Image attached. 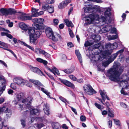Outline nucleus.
Returning a JSON list of instances; mask_svg holds the SVG:
<instances>
[{
  "label": "nucleus",
  "mask_w": 129,
  "mask_h": 129,
  "mask_svg": "<svg viewBox=\"0 0 129 129\" xmlns=\"http://www.w3.org/2000/svg\"><path fill=\"white\" fill-rule=\"evenodd\" d=\"M20 15L18 17V18L22 21L30 20L31 19V16L28 14H26L24 13L19 12Z\"/></svg>",
  "instance_id": "8"
},
{
  "label": "nucleus",
  "mask_w": 129,
  "mask_h": 129,
  "mask_svg": "<svg viewBox=\"0 0 129 129\" xmlns=\"http://www.w3.org/2000/svg\"><path fill=\"white\" fill-rule=\"evenodd\" d=\"M59 98L61 101L65 103H66V102H68L66 99L61 96H59Z\"/></svg>",
  "instance_id": "60"
},
{
  "label": "nucleus",
  "mask_w": 129,
  "mask_h": 129,
  "mask_svg": "<svg viewBox=\"0 0 129 129\" xmlns=\"http://www.w3.org/2000/svg\"><path fill=\"white\" fill-rule=\"evenodd\" d=\"M100 93L102 97V100L101 99L99 98H97L104 105V102H105V98L108 100H109L110 99L108 96L106 94V92L104 90H102L100 89L99 90Z\"/></svg>",
  "instance_id": "6"
},
{
  "label": "nucleus",
  "mask_w": 129,
  "mask_h": 129,
  "mask_svg": "<svg viewBox=\"0 0 129 129\" xmlns=\"http://www.w3.org/2000/svg\"><path fill=\"white\" fill-rule=\"evenodd\" d=\"M110 59H109L108 61H105L102 62L103 65L105 67H106L108 66L110 63Z\"/></svg>",
  "instance_id": "46"
},
{
  "label": "nucleus",
  "mask_w": 129,
  "mask_h": 129,
  "mask_svg": "<svg viewBox=\"0 0 129 129\" xmlns=\"http://www.w3.org/2000/svg\"><path fill=\"white\" fill-rule=\"evenodd\" d=\"M92 7V9H94L97 11L99 12H100L102 9H103V8L101 7H100L98 6H93Z\"/></svg>",
  "instance_id": "26"
},
{
  "label": "nucleus",
  "mask_w": 129,
  "mask_h": 129,
  "mask_svg": "<svg viewBox=\"0 0 129 129\" xmlns=\"http://www.w3.org/2000/svg\"><path fill=\"white\" fill-rule=\"evenodd\" d=\"M24 98V94L22 93L19 94L17 96L18 102L20 103H24L22 105H20L19 110L20 111H22L26 106V107L28 106L29 109H30V105L29 103H31L32 98L30 97H28L25 99Z\"/></svg>",
  "instance_id": "4"
},
{
  "label": "nucleus",
  "mask_w": 129,
  "mask_h": 129,
  "mask_svg": "<svg viewBox=\"0 0 129 129\" xmlns=\"http://www.w3.org/2000/svg\"><path fill=\"white\" fill-rule=\"evenodd\" d=\"M103 9L105 11L104 12V15L106 17H105L104 16H103L101 15L99 16H103L105 18H106V20L104 22L101 21V22L104 23L103 24H104L105 23L106 24V22L107 23V20L109 18V17L111 15V13L110 12V9L109 8H104ZM107 24H108L107 23Z\"/></svg>",
  "instance_id": "9"
},
{
  "label": "nucleus",
  "mask_w": 129,
  "mask_h": 129,
  "mask_svg": "<svg viewBox=\"0 0 129 129\" xmlns=\"http://www.w3.org/2000/svg\"><path fill=\"white\" fill-rule=\"evenodd\" d=\"M15 83L16 84L19 86H23L25 84V82L24 81H16Z\"/></svg>",
  "instance_id": "40"
},
{
  "label": "nucleus",
  "mask_w": 129,
  "mask_h": 129,
  "mask_svg": "<svg viewBox=\"0 0 129 129\" xmlns=\"http://www.w3.org/2000/svg\"><path fill=\"white\" fill-rule=\"evenodd\" d=\"M120 64L119 63H114L113 68L108 70L107 74L109 76L110 79L112 81H119V76L122 72V70L119 69V72L117 71L119 67Z\"/></svg>",
  "instance_id": "3"
},
{
  "label": "nucleus",
  "mask_w": 129,
  "mask_h": 129,
  "mask_svg": "<svg viewBox=\"0 0 129 129\" xmlns=\"http://www.w3.org/2000/svg\"><path fill=\"white\" fill-rule=\"evenodd\" d=\"M31 70L33 72L36 73L41 76H44V74L39 69L36 67H33L31 66L29 67Z\"/></svg>",
  "instance_id": "13"
},
{
  "label": "nucleus",
  "mask_w": 129,
  "mask_h": 129,
  "mask_svg": "<svg viewBox=\"0 0 129 129\" xmlns=\"http://www.w3.org/2000/svg\"><path fill=\"white\" fill-rule=\"evenodd\" d=\"M41 90L44 93L46 94L50 98V99H51V97L50 96V93L49 92H48L47 90H46L43 88H41Z\"/></svg>",
  "instance_id": "35"
},
{
  "label": "nucleus",
  "mask_w": 129,
  "mask_h": 129,
  "mask_svg": "<svg viewBox=\"0 0 129 129\" xmlns=\"http://www.w3.org/2000/svg\"><path fill=\"white\" fill-rule=\"evenodd\" d=\"M92 6H89L85 8L84 7L83 9H84V12L85 13L89 12L92 9Z\"/></svg>",
  "instance_id": "34"
},
{
  "label": "nucleus",
  "mask_w": 129,
  "mask_h": 129,
  "mask_svg": "<svg viewBox=\"0 0 129 129\" xmlns=\"http://www.w3.org/2000/svg\"><path fill=\"white\" fill-rule=\"evenodd\" d=\"M59 20L55 18L53 19V23L54 25H57L59 23Z\"/></svg>",
  "instance_id": "44"
},
{
  "label": "nucleus",
  "mask_w": 129,
  "mask_h": 129,
  "mask_svg": "<svg viewBox=\"0 0 129 129\" xmlns=\"http://www.w3.org/2000/svg\"><path fill=\"white\" fill-rule=\"evenodd\" d=\"M46 2L48 4H52L54 2V0H46Z\"/></svg>",
  "instance_id": "54"
},
{
  "label": "nucleus",
  "mask_w": 129,
  "mask_h": 129,
  "mask_svg": "<svg viewBox=\"0 0 129 129\" xmlns=\"http://www.w3.org/2000/svg\"><path fill=\"white\" fill-rule=\"evenodd\" d=\"M52 126L53 129L58 128L60 126V124L58 122H55L52 124Z\"/></svg>",
  "instance_id": "29"
},
{
  "label": "nucleus",
  "mask_w": 129,
  "mask_h": 129,
  "mask_svg": "<svg viewBox=\"0 0 129 129\" xmlns=\"http://www.w3.org/2000/svg\"><path fill=\"white\" fill-rule=\"evenodd\" d=\"M70 0H67L62 2L58 6V8L60 9H62L65 7L70 3Z\"/></svg>",
  "instance_id": "14"
},
{
  "label": "nucleus",
  "mask_w": 129,
  "mask_h": 129,
  "mask_svg": "<svg viewBox=\"0 0 129 129\" xmlns=\"http://www.w3.org/2000/svg\"><path fill=\"white\" fill-rule=\"evenodd\" d=\"M94 105L97 108L101 110L103 108V107L102 106H101L100 105L97 103H94Z\"/></svg>",
  "instance_id": "49"
},
{
  "label": "nucleus",
  "mask_w": 129,
  "mask_h": 129,
  "mask_svg": "<svg viewBox=\"0 0 129 129\" xmlns=\"http://www.w3.org/2000/svg\"><path fill=\"white\" fill-rule=\"evenodd\" d=\"M69 31V34L71 37V38H73L74 37V35L73 34V33L72 31L70 28L68 29Z\"/></svg>",
  "instance_id": "55"
},
{
  "label": "nucleus",
  "mask_w": 129,
  "mask_h": 129,
  "mask_svg": "<svg viewBox=\"0 0 129 129\" xmlns=\"http://www.w3.org/2000/svg\"><path fill=\"white\" fill-rule=\"evenodd\" d=\"M22 43L23 45L28 48L29 49L31 50L32 51H34V49L33 47L28 45H27L26 43L24 42H22Z\"/></svg>",
  "instance_id": "41"
},
{
  "label": "nucleus",
  "mask_w": 129,
  "mask_h": 129,
  "mask_svg": "<svg viewBox=\"0 0 129 129\" xmlns=\"http://www.w3.org/2000/svg\"><path fill=\"white\" fill-rule=\"evenodd\" d=\"M20 27L23 30H26L27 29V25L23 23H21L19 24Z\"/></svg>",
  "instance_id": "30"
},
{
  "label": "nucleus",
  "mask_w": 129,
  "mask_h": 129,
  "mask_svg": "<svg viewBox=\"0 0 129 129\" xmlns=\"http://www.w3.org/2000/svg\"><path fill=\"white\" fill-rule=\"evenodd\" d=\"M108 116L111 117H113L114 116V115L112 112L109 108H108Z\"/></svg>",
  "instance_id": "39"
},
{
  "label": "nucleus",
  "mask_w": 129,
  "mask_h": 129,
  "mask_svg": "<svg viewBox=\"0 0 129 129\" xmlns=\"http://www.w3.org/2000/svg\"><path fill=\"white\" fill-rule=\"evenodd\" d=\"M75 53L76 55L77 56L78 60H79L80 62L81 63L82 62V59L81 57V54L79 53V51L78 50H76Z\"/></svg>",
  "instance_id": "23"
},
{
  "label": "nucleus",
  "mask_w": 129,
  "mask_h": 129,
  "mask_svg": "<svg viewBox=\"0 0 129 129\" xmlns=\"http://www.w3.org/2000/svg\"><path fill=\"white\" fill-rule=\"evenodd\" d=\"M51 72L53 73L55 75L56 74L58 76L60 75V73L59 72L58 70L55 67H54L52 69Z\"/></svg>",
  "instance_id": "25"
},
{
  "label": "nucleus",
  "mask_w": 129,
  "mask_h": 129,
  "mask_svg": "<svg viewBox=\"0 0 129 129\" xmlns=\"http://www.w3.org/2000/svg\"><path fill=\"white\" fill-rule=\"evenodd\" d=\"M5 112L7 113L6 115L8 117H10L12 114L11 110H9L8 108H6Z\"/></svg>",
  "instance_id": "37"
},
{
  "label": "nucleus",
  "mask_w": 129,
  "mask_h": 129,
  "mask_svg": "<svg viewBox=\"0 0 129 129\" xmlns=\"http://www.w3.org/2000/svg\"><path fill=\"white\" fill-rule=\"evenodd\" d=\"M47 11L50 13H53L54 11V7L52 6H50Z\"/></svg>",
  "instance_id": "36"
},
{
  "label": "nucleus",
  "mask_w": 129,
  "mask_h": 129,
  "mask_svg": "<svg viewBox=\"0 0 129 129\" xmlns=\"http://www.w3.org/2000/svg\"><path fill=\"white\" fill-rule=\"evenodd\" d=\"M0 11L3 15H6L8 14L7 11L4 9H1L0 10Z\"/></svg>",
  "instance_id": "51"
},
{
  "label": "nucleus",
  "mask_w": 129,
  "mask_h": 129,
  "mask_svg": "<svg viewBox=\"0 0 129 129\" xmlns=\"http://www.w3.org/2000/svg\"><path fill=\"white\" fill-rule=\"evenodd\" d=\"M108 124L109 127L111 128L112 126V121L111 120H109L108 122Z\"/></svg>",
  "instance_id": "63"
},
{
  "label": "nucleus",
  "mask_w": 129,
  "mask_h": 129,
  "mask_svg": "<svg viewBox=\"0 0 129 129\" xmlns=\"http://www.w3.org/2000/svg\"><path fill=\"white\" fill-rule=\"evenodd\" d=\"M113 120L114 123L116 125L118 126H120V122L119 120L117 119H114Z\"/></svg>",
  "instance_id": "50"
},
{
  "label": "nucleus",
  "mask_w": 129,
  "mask_h": 129,
  "mask_svg": "<svg viewBox=\"0 0 129 129\" xmlns=\"http://www.w3.org/2000/svg\"><path fill=\"white\" fill-rule=\"evenodd\" d=\"M43 109L45 114L48 115H49V107L48 104H45L44 106Z\"/></svg>",
  "instance_id": "19"
},
{
  "label": "nucleus",
  "mask_w": 129,
  "mask_h": 129,
  "mask_svg": "<svg viewBox=\"0 0 129 129\" xmlns=\"http://www.w3.org/2000/svg\"><path fill=\"white\" fill-rule=\"evenodd\" d=\"M35 87L40 88V86H43V85L39 81H32Z\"/></svg>",
  "instance_id": "24"
},
{
  "label": "nucleus",
  "mask_w": 129,
  "mask_h": 129,
  "mask_svg": "<svg viewBox=\"0 0 129 129\" xmlns=\"http://www.w3.org/2000/svg\"><path fill=\"white\" fill-rule=\"evenodd\" d=\"M25 84L29 87H31L32 86V81H24Z\"/></svg>",
  "instance_id": "43"
},
{
  "label": "nucleus",
  "mask_w": 129,
  "mask_h": 129,
  "mask_svg": "<svg viewBox=\"0 0 129 129\" xmlns=\"http://www.w3.org/2000/svg\"><path fill=\"white\" fill-rule=\"evenodd\" d=\"M64 21L68 27H73L74 25L71 21H69L67 19H64Z\"/></svg>",
  "instance_id": "22"
},
{
  "label": "nucleus",
  "mask_w": 129,
  "mask_h": 129,
  "mask_svg": "<svg viewBox=\"0 0 129 129\" xmlns=\"http://www.w3.org/2000/svg\"><path fill=\"white\" fill-rule=\"evenodd\" d=\"M11 87L14 89H15L16 88V84L15 83H12L11 84Z\"/></svg>",
  "instance_id": "58"
},
{
  "label": "nucleus",
  "mask_w": 129,
  "mask_h": 129,
  "mask_svg": "<svg viewBox=\"0 0 129 129\" xmlns=\"http://www.w3.org/2000/svg\"><path fill=\"white\" fill-rule=\"evenodd\" d=\"M6 107L5 106L2 107H0V114L2 113H3L4 112L6 109ZM1 120V118L0 117V121Z\"/></svg>",
  "instance_id": "47"
},
{
  "label": "nucleus",
  "mask_w": 129,
  "mask_h": 129,
  "mask_svg": "<svg viewBox=\"0 0 129 129\" xmlns=\"http://www.w3.org/2000/svg\"><path fill=\"white\" fill-rule=\"evenodd\" d=\"M6 23L8 24V26L10 27H12L13 25V23L10 22V20H6Z\"/></svg>",
  "instance_id": "45"
},
{
  "label": "nucleus",
  "mask_w": 129,
  "mask_h": 129,
  "mask_svg": "<svg viewBox=\"0 0 129 129\" xmlns=\"http://www.w3.org/2000/svg\"><path fill=\"white\" fill-rule=\"evenodd\" d=\"M85 24L87 25L91 24H95L100 23L101 21H105L106 18L103 16H100L97 14H91L87 15L84 17Z\"/></svg>",
  "instance_id": "2"
},
{
  "label": "nucleus",
  "mask_w": 129,
  "mask_h": 129,
  "mask_svg": "<svg viewBox=\"0 0 129 129\" xmlns=\"http://www.w3.org/2000/svg\"><path fill=\"white\" fill-rule=\"evenodd\" d=\"M83 88L85 94L91 95L96 93V91L89 84H87L84 85Z\"/></svg>",
  "instance_id": "5"
},
{
  "label": "nucleus",
  "mask_w": 129,
  "mask_h": 129,
  "mask_svg": "<svg viewBox=\"0 0 129 129\" xmlns=\"http://www.w3.org/2000/svg\"><path fill=\"white\" fill-rule=\"evenodd\" d=\"M36 60L42 63L44 65H46L47 63V62L46 61L40 58H37Z\"/></svg>",
  "instance_id": "31"
},
{
  "label": "nucleus",
  "mask_w": 129,
  "mask_h": 129,
  "mask_svg": "<svg viewBox=\"0 0 129 129\" xmlns=\"http://www.w3.org/2000/svg\"><path fill=\"white\" fill-rule=\"evenodd\" d=\"M45 33L47 36L50 39H51L52 36L54 34L51 28L50 27H47L45 29Z\"/></svg>",
  "instance_id": "12"
},
{
  "label": "nucleus",
  "mask_w": 129,
  "mask_h": 129,
  "mask_svg": "<svg viewBox=\"0 0 129 129\" xmlns=\"http://www.w3.org/2000/svg\"><path fill=\"white\" fill-rule=\"evenodd\" d=\"M44 21V19L42 18L38 19L37 23L39 24L42 23Z\"/></svg>",
  "instance_id": "56"
},
{
  "label": "nucleus",
  "mask_w": 129,
  "mask_h": 129,
  "mask_svg": "<svg viewBox=\"0 0 129 129\" xmlns=\"http://www.w3.org/2000/svg\"><path fill=\"white\" fill-rule=\"evenodd\" d=\"M21 124L23 127H24L25 125V120L21 119Z\"/></svg>",
  "instance_id": "59"
},
{
  "label": "nucleus",
  "mask_w": 129,
  "mask_h": 129,
  "mask_svg": "<svg viewBox=\"0 0 129 129\" xmlns=\"http://www.w3.org/2000/svg\"><path fill=\"white\" fill-rule=\"evenodd\" d=\"M94 47L96 48H99L100 47H102L103 49V48L102 45L101 43L95 44L94 46Z\"/></svg>",
  "instance_id": "48"
},
{
  "label": "nucleus",
  "mask_w": 129,
  "mask_h": 129,
  "mask_svg": "<svg viewBox=\"0 0 129 129\" xmlns=\"http://www.w3.org/2000/svg\"><path fill=\"white\" fill-rule=\"evenodd\" d=\"M61 82L62 83L68 86L71 87L72 88H74V85L69 81H61Z\"/></svg>",
  "instance_id": "21"
},
{
  "label": "nucleus",
  "mask_w": 129,
  "mask_h": 129,
  "mask_svg": "<svg viewBox=\"0 0 129 129\" xmlns=\"http://www.w3.org/2000/svg\"><path fill=\"white\" fill-rule=\"evenodd\" d=\"M118 37V36L117 35H113L112 36L109 35L108 36V39L109 40L116 39H117Z\"/></svg>",
  "instance_id": "32"
},
{
  "label": "nucleus",
  "mask_w": 129,
  "mask_h": 129,
  "mask_svg": "<svg viewBox=\"0 0 129 129\" xmlns=\"http://www.w3.org/2000/svg\"><path fill=\"white\" fill-rule=\"evenodd\" d=\"M52 38L51 39L54 41H57L58 40V39H60L62 38L60 34L56 33L54 34L52 36Z\"/></svg>",
  "instance_id": "18"
},
{
  "label": "nucleus",
  "mask_w": 129,
  "mask_h": 129,
  "mask_svg": "<svg viewBox=\"0 0 129 129\" xmlns=\"http://www.w3.org/2000/svg\"><path fill=\"white\" fill-rule=\"evenodd\" d=\"M118 83L119 84L120 86H122L124 88L127 89L129 85L128 81H115Z\"/></svg>",
  "instance_id": "15"
},
{
  "label": "nucleus",
  "mask_w": 129,
  "mask_h": 129,
  "mask_svg": "<svg viewBox=\"0 0 129 129\" xmlns=\"http://www.w3.org/2000/svg\"><path fill=\"white\" fill-rule=\"evenodd\" d=\"M92 37L93 39L94 40L95 42H97L100 40L101 39L100 37L98 35H94L92 36Z\"/></svg>",
  "instance_id": "28"
},
{
  "label": "nucleus",
  "mask_w": 129,
  "mask_h": 129,
  "mask_svg": "<svg viewBox=\"0 0 129 129\" xmlns=\"http://www.w3.org/2000/svg\"><path fill=\"white\" fill-rule=\"evenodd\" d=\"M117 46V43H115L113 44L108 43L106 44V48L108 50H110L116 48Z\"/></svg>",
  "instance_id": "11"
},
{
  "label": "nucleus",
  "mask_w": 129,
  "mask_h": 129,
  "mask_svg": "<svg viewBox=\"0 0 129 129\" xmlns=\"http://www.w3.org/2000/svg\"><path fill=\"white\" fill-rule=\"evenodd\" d=\"M123 51V50H120L117 51L116 53L112 55L111 57V60L110 61V63L111 62L116 58L118 54H121Z\"/></svg>",
  "instance_id": "17"
},
{
  "label": "nucleus",
  "mask_w": 129,
  "mask_h": 129,
  "mask_svg": "<svg viewBox=\"0 0 129 129\" xmlns=\"http://www.w3.org/2000/svg\"><path fill=\"white\" fill-rule=\"evenodd\" d=\"M80 120L82 122L85 121L86 119V117L84 115H81L80 117Z\"/></svg>",
  "instance_id": "52"
},
{
  "label": "nucleus",
  "mask_w": 129,
  "mask_h": 129,
  "mask_svg": "<svg viewBox=\"0 0 129 129\" xmlns=\"http://www.w3.org/2000/svg\"><path fill=\"white\" fill-rule=\"evenodd\" d=\"M39 10L34 8L32 9V15L31 16L32 17H36L38 16V12Z\"/></svg>",
  "instance_id": "20"
},
{
  "label": "nucleus",
  "mask_w": 129,
  "mask_h": 129,
  "mask_svg": "<svg viewBox=\"0 0 129 129\" xmlns=\"http://www.w3.org/2000/svg\"><path fill=\"white\" fill-rule=\"evenodd\" d=\"M7 125L4 124V122H2L0 124V129H6V128L8 129L9 127H7Z\"/></svg>",
  "instance_id": "38"
},
{
  "label": "nucleus",
  "mask_w": 129,
  "mask_h": 129,
  "mask_svg": "<svg viewBox=\"0 0 129 129\" xmlns=\"http://www.w3.org/2000/svg\"><path fill=\"white\" fill-rule=\"evenodd\" d=\"M69 76L71 80H73V81H76L77 80L76 77L73 75H70Z\"/></svg>",
  "instance_id": "53"
},
{
  "label": "nucleus",
  "mask_w": 129,
  "mask_h": 129,
  "mask_svg": "<svg viewBox=\"0 0 129 129\" xmlns=\"http://www.w3.org/2000/svg\"><path fill=\"white\" fill-rule=\"evenodd\" d=\"M50 6L48 4H46L45 5H43L42 7V9L44 11L47 10Z\"/></svg>",
  "instance_id": "42"
},
{
  "label": "nucleus",
  "mask_w": 129,
  "mask_h": 129,
  "mask_svg": "<svg viewBox=\"0 0 129 129\" xmlns=\"http://www.w3.org/2000/svg\"><path fill=\"white\" fill-rule=\"evenodd\" d=\"M62 127L63 129H68V127L65 124H63L62 126Z\"/></svg>",
  "instance_id": "64"
},
{
  "label": "nucleus",
  "mask_w": 129,
  "mask_h": 129,
  "mask_svg": "<svg viewBox=\"0 0 129 129\" xmlns=\"http://www.w3.org/2000/svg\"><path fill=\"white\" fill-rule=\"evenodd\" d=\"M35 29L32 28H29L27 30L29 36L30 42L34 45H36L38 42L37 39L39 38L42 34V26L34 23L33 25Z\"/></svg>",
  "instance_id": "1"
},
{
  "label": "nucleus",
  "mask_w": 129,
  "mask_h": 129,
  "mask_svg": "<svg viewBox=\"0 0 129 129\" xmlns=\"http://www.w3.org/2000/svg\"><path fill=\"white\" fill-rule=\"evenodd\" d=\"M92 44V43H89L88 41H87L84 44V46L85 47H87L91 45Z\"/></svg>",
  "instance_id": "57"
},
{
  "label": "nucleus",
  "mask_w": 129,
  "mask_h": 129,
  "mask_svg": "<svg viewBox=\"0 0 129 129\" xmlns=\"http://www.w3.org/2000/svg\"><path fill=\"white\" fill-rule=\"evenodd\" d=\"M121 93L124 95H126L127 94V93L126 92L124 91L123 89V88H122V89L120 91Z\"/></svg>",
  "instance_id": "62"
},
{
  "label": "nucleus",
  "mask_w": 129,
  "mask_h": 129,
  "mask_svg": "<svg viewBox=\"0 0 129 129\" xmlns=\"http://www.w3.org/2000/svg\"><path fill=\"white\" fill-rule=\"evenodd\" d=\"M30 109H29L28 108V106L26 107V106L22 110H23L24 111L23 112V113L24 114H27V113L29 112V111H28L27 110V109L29 110H30V115H35L36 113L38 112H39L38 110V109H32L30 105Z\"/></svg>",
  "instance_id": "10"
},
{
  "label": "nucleus",
  "mask_w": 129,
  "mask_h": 129,
  "mask_svg": "<svg viewBox=\"0 0 129 129\" xmlns=\"http://www.w3.org/2000/svg\"><path fill=\"white\" fill-rule=\"evenodd\" d=\"M92 7V9H94L97 11L99 12H100L102 9H103V8L101 7H100L98 6H93Z\"/></svg>",
  "instance_id": "27"
},
{
  "label": "nucleus",
  "mask_w": 129,
  "mask_h": 129,
  "mask_svg": "<svg viewBox=\"0 0 129 129\" xmlns=\"http://www.w3.org/2000/svg\"><path fill=\"white\" fill-rule=\"evenodd\" d=\"M40 53L42 54L45 56L47 58L49 57L50 56V55L48 53H47L45 52L44 50H43L41 49L40 51Z\"/></svg>",
  "instance_id": "33"
},
{
  "label": "nucleus",
  "mask_w": 129,
  "mask_h": 129,
  "mask_svg": "<svg viewBox=\"0 0 129 129\" xmlns=\"http://www.w3.org/2000/svg\"><path fill=\"white\" fill-rule=\"evenodd\" d=\"M14 80L15 81L17 80H23L22 78L20 77H15L14 79Z\"/></svg>",
  "instance_id": "61"
},
{
  "label": "nucleus",
  "mask_w": 129,
  "mask_h": 129,
  "mask_svg": "<svg viewBox=\"0 0 129 129\" xmlns=\"http://www.w3.org/2000/svg\"><path fill=\"white\" fill-rule=\"evenodd\" d=\"M111 30L110 33H116L117 30L116 28L108 25H107L105 27H103L101 29V31L103 33H105L108 32Z\"/></svg>",
  "instance_id": "7"
},
{
  "label": "nucleus",
  "mask_w": 129,
  "mask_h": 129,
  "mask_svg": "<svg viewBox=\"0 0 129 129\" xmlns=\"http://www.w3.org/2000/svg\"><path fill=\"white\" fill-rule=\"evenodd\" d=\"M6 81H0V87L3 86V87L1 88L0 90V95L2 94L3 92L5 90L6 88Z\"/></svg>",
  "instance_id": "16"
}]
</instances>
